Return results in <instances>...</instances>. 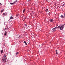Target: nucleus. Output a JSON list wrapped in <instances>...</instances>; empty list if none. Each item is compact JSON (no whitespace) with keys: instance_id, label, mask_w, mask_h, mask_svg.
<instances>
[{"instance_id":"nucleus-2","label":"nucleus","mask_w":65,"mask_h":65,"mask_svg":"<svg viewBox=\"0 0 65 65\" xmlns=\"http://www.w3.org/2000/svg\"><path fill=\"white\" fill-rule=\"evenodd\" d=\"M6 57V54H5L4 55L3 59H2V60L6 62V59H7V57Z\"/></svg>"},{"instance_id":"nucleus-19","label":"nucleus","mask_w":65,"mask_h":65,"mask_svg":"<svg viewBox=\"0 0 65 65\" xmlns=\"http://www.w3.org/2000/svg\"><path fill=\"white\" fill-rule=\"evenodd\" d=\"M2 5V4H1V3H0V5Z\"/></svg>"},{"instance_id":"nucleus-6","label":"nucleus","mask_w":65,"mask_h":65,"mask_svg":"<svg viewBox=\"0 0 65 65\" xmlns=\"http://www.w3.org/2000/svg\"><path fill=\"white\" fill-rule=\"evenodd\" d=\"M6 32V31H5V34H4V35L5 36H6V34H7V32Z\"/></svg>"},{"instance_id":"nucleus-15","label":"nucleus","mask_w":65,"mask_h":65,"mask_svg":"<svg viewBox=\"0 0 65 65\" xmlns=\"http://www.w3.org/2000/svg\"><path fill=\"white\" fill-rule=\"evenodd\" d=\"M48 9H46V12L47 11H48Z\"/></svg>"},{"instance_id":"nucleus-10","label":"nucleus","mask_w":65,"mask_h":65,"mask_svg":"<svg viewBox=\"0 0 65 65\" xmlns=\"http://www.w3.org/2000/svg\"><path fill=\"white\" fill-rule=\"evenodd\" d=\"M3 11H4V10L3 9L1 10V12H3Z\"/></svg>"},{"instance_id":"nucleus-25","label":"nucleus","mask_w":65,"mask_h":65,"mask_svg":"<svg viewBox=\"0 0 65 65\" xmlns=\"http://www.w3.org/2000/svg\"><path fill=\"white\" fill-rule=\"evenodd\" d=\"M25 5H26V4H25Z\"/></svg>"},{"instance_id":"nucleus-20","label":"nucleus","mask_w":65,"mask_h":65,"mask_svg":"<svg viewBox=\"0 0 65 65\" xmlns=\"http://www.w3.org/2000/svg\"><path fill=\"white\" fill-rule=\"evenodd\" d=\"M30 9L31 10L32 9V8H30Z\"/></svg>"},{"instance_id":"nucleus-26","label":"nucleus","mask_w":65,"mask_h":65,"mask_svg":"<svg viewBox=\"0 0 65 65\" xmlns=\"http://www.w3.org/2000/svg\"><path fill=\"white\" fill-rule=\"evenodd\" d=\"M25 5H26V4H25Z\"/></svg>"},{"instance_id":"nucleus-14","label":"nucleus","mask_w":65,"mask_h":65,"mask_svg":"<svg viewBox=\"0 0 65 65\" xmlns=\"http://www.w3.org/2000/svg\"><path fill=\"white\" fill-rule=\"evenodd\" d=\"M16 15L17 17H18L19 16V14H16Z\"/></svg>"},{"instance_id":"nucleus-21","label":"nucleus","mask_w":65,"mask_h":65,"mask_svg":"<svg viewBox=\"0 0 65 65\" xmlns=\"http://www.w3.org/2000/svg\"><path fill=\"white\" fill-rule=\"evenodd\" d=\"M64 17H65V14H64Z\"/></svg>"},{"instance_id":"nucleus-23","label":"nucleus","mask_w":65,"mask_h":65,"mask_svg":"<svg viewBox=\"0 0 65 65\" xmlns=\"http://www.w3.org/2000/svg\"><path fill=\"white\" fill-rule=\"evenodd\" d=\"M5 44V43H4V44Z\"/></svg>"},{"instance_id":"nucleus-1","label":"nucleus","mask_w":65,"mask_h":65,"mask_svg":"<svg viewBox=\"0 0 65 65\" xmlns=\"http://www.w3.org/2000/svg\"><path fill=\"white\" fill-rule=\"evenodd\" d=\"M65 25H61V26H59L58 27H56L53 28L52 29V31L53 32H54L56 30H57V29H60L61 30H63V29L64 28V26Z\"/></svg>"},{"instance_id":"nucleus-7","label":"nucleus","mask_w":65,"mask_h":65,"mask_svg":"<svg viewBox=\"0 0 65 65\" xmlns=\"http://www.w3.org/2000/svg\"><path fill=\"white\" fill-rule=\"evenodd\" d=\"M50 22H53V19H50Z\"/></svg>"},{"instance_id":"nucleus-11","label":"nucleus","mask_w":65,"mask_h":65,"mask_svg":"<svg viewBox=\"0 0 65 65\" xmlns=\"http://www.w3.org/2000/svg\"><path fill=\"white\" fill-rule=\"evenodd\" d=\"M25 9H24L23 10V12H25Z\"/></svg>"},{"instance_id":"nucleus-22","label":"nucleus","mask_w":65,"mask_h":65,"mask_svg":"<svg viewBox=\"0 0 65 65\" xmlns=\"http://www.w3.org/2000/svg\"><path fill=\"white\" fill-rule=\"evenodd\" d=\"M15 2H17V1H15Z\"/></svg>"},{"instance_id":"nucleus-8","label":"nucleus","mask_w":65,"mask_h":65,"mask_svg":"<svg viewBox=\"0 0 65 65\" xmlns=\"http://www.w3.org/2000/svg\"><path fill=\"white\" fill-rule=\"evenodd\" d=\"M55 52H56V53L57 54H58V52H57V50H56Z\"/></svg>"},{"instance_id":"nucleus-16","label":"nucleus","mask_w":65,"mask_h":65,"mask_svg":"<svg viewBox=\"0 0 65 65\" xmlns=\"http://www.w3.org/2000/svg\"><path fill=\"white\" fill-rule=\"evenodd\" d=\"M16 3L15 2H15H13V4H15V3Z\"/></svg>"},{"instance_id":"nucleus-9","label":"nucleus","mask_w":65,"mask_h":65,"mask_svg":"<svg viewBox=\"0 0 65 65\" xmlns=\"http://www.w3.org/2000/svg\"><path fill=\"white\" fill-rule=\"evenodd\" d=\"M3 50H1V53H3Z\"/></svg>"},{"instance_id":"nucleus-3","label":"nucleus","mask_w":65,"mask_h":65,"mask_svg":"<svg viewBox=\"0 0 65 65\" xmlns=\"http://www.w3.org/2000/svg\"><path fill=\"white\" fill-rule=\"evenodd\" d=\"M60 17L61 18L63 19V18H64V16H63V15H61V16H60Z\"/></svg>"},{"instance_id":"nucleus-5","label":"nucleus","mask_w":65,"mask_h":65,"mask_svg":"<svg viewBox=\"0 0 65 65\" xmlns=\"http://www.w3.org/2000/svg\"><path fill=\"white\" fill-rule=\"evenodd\" d=\"M14 19V18H13L11 16L10 17V19Z\"/></svg>"},{"instance_id":"nucleus-12","label":"nucleus","mask_w":65,"mask_h":65,"mask_svg":"<svg viewBox=\"0 0 65 65\" xmlns=\"http://www.w3.org/2000/svg\"><path fill=\"white\" fill-rule=\"evenodd\" d=\"M18 38H19V39H20V38H21V36H20L18 37Z\"/></svg>"},{"instance_id":"nucleus-13","label":"nucleus","mask_w":65,"mask_h":65,"mask_svg":"<svg viewBox=\"0 0 65 65\" xmlns=\"http://www.w3.org/2000/svg\"><path fill=\"white\" fill-rule=\"evenodd\" d=\"M19 52H17L16 53V55H18V54H19Z\"/></svg>"},{"instance_id":"nucleus-17","label":"nucleus","mask_w":65,"mask_h":65,"mask_svg":"<svg viewBox=\"0 0 65 65\" xmlns=\"http://www.w3.org/2000/svg\"><path fill=\"white\" fill-rule=\"evenodd\" d=\"M14 4L13 3H10V4H11V5H12V4Z\"/></svg>"},{"instance_id":"nucleus-18","label":"nucleus","mask_w":65,"mask_h":65,"mask_svg":"<svg viewBox=\"0 0 65 65\" xmlns=\"http://www.w3.org/2000/svg\"><path fill=\"white\" fill-rule=\"evenodd\" d=\"M3 15H5V13H3Z\"/></svg>"},{"instance_id":"nucleus-4","label":"nucleus","mask_w":65,"mask_h":65,"mask_svg":"<svg viewBox=\"0 0 65 65\" xmlns=\"http://www.w3.org/2000/svg\"><path fill=\"white\" fill-rule=\"evenodd\" d=\"M24 42L25 43V44H26V45H27V42H26V41H24Z\"/></svg>"},{"instance_id":"nucleus-24","label":"nucleus","mask_w":65,"mask_h":65,"mask_svg":"<svg viewBox=\"0 0 65 65\" xmlns=\"http://www.w3.org/2000/svg\"><path fill=\"white\" fill-rule=\"evenodd\" d=\"M29 1H30V0H29Z\"/></svg>"}]
</instances>
